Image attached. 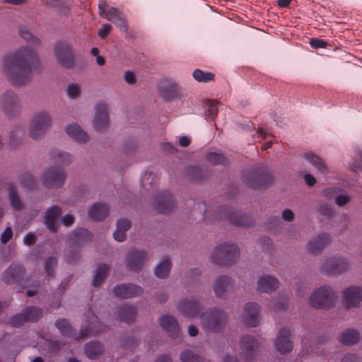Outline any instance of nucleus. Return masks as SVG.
<instances>
[{
  "label": "nucleus",
  "mask_w": 362,
  "mask_h": 362,
  "mask_svg": "<svg viewBox=\"0 0 362 362\" xmlns=\"http://www.w3.org/2000/svg\"><path fill=\"white\" fill-rule=\"evenodd\" d=\"M41 64L36 52L28 47H22L4 58L3 71L13 85L22 87L33 77V71H40Z\"/></svg>",
  "instance_id": "nucleus-1"
},
{
  "label": "nucleus",
  "mask_w": 362,
  "mask_h": 362,
  "mask_svg": "<svg viewBox=\"0 0 362 362\" xmlns=\"http://www.w3.org/2000/svg\"><path fill=\"white\" fill-rule=\"evenodd\" d=\"M239 257V248L235 244H220L217 245L212 255L211 261L218 266H228L235 263Z\"/></svg>",
  "instance_id": "nucleus-2"
},
{
  "label": "nucleus",
  "mask_w": 362,
  "mask_h": 362,
  "mask_svg": "<svg viewBox=\"0 0 362 362\" xmlns=\"http://www.w3.org/2000/svg\"><path fill=\"white\" fill-rule=\"evenodd\" d=\"M243 181L250 187L262 188L272 184L273 177L267 167L261 166L245 170Z\"/></svg>",
  "instance_id": "nucleus-3"
},
{
  "label": "nucleus",
  "mask_w": 362,
  "mask_h": 362,
  "mask_svg": "<svg viewBox=\"0 0 362 362\" xmlns=\"http://www.w3.org/2000/svg\"><path fill=\"white\" fill-rule=\"evenodd\" d=\"M204 327L210 332H220L226 327L228 315L222 310H207L202 315Z\"/></svg>",
  "instance_id": "nucleus-4"
},
{
  "label": "nucleus",
  "mask_w": 362,
  "mask_h": 362,
  "mask_svg": "<svg viewBox=\"0 0 362 362\" xmlns=\"http://www.w3.org/2000/svg\"><path fill=\"white\" fill-rule=\"evenodd\" d=\"M337 298L332 287L324 286L317 288L310 298V305L317 309L331 308Z\"/></svg>",
  "instance_id": "nucleus-5"
},
{
  "label": "nucleus",
  "mask_w": 362,
  "mask_h": 362,
  "mask_svg": "<svg viewBox=\"0 0 362 362\" xmlns=\"http://www.w3.org/2000/svg\"><path fill=\"white\" fill-rule=\"evenodd\" d=\"M0 108L9 117L17 116L22 109L21 99L13 90H7L0 95Z\"/></svg>",
  "instance_id": "nucleus-6"
},
{
  "label": "nucleus",
  "mask_w": 362,
  "mask_h": 362,
  "mask_svg": "<svg viewBox=\"0 0 362 362\" xmlns=\"http://www.w3.org/2000/svg\"><path fill=\"white\" fill-rule=\"evenodd\" d=\"M91 237V233L85 228L75 229L70 233L69 238L71 241V247L72 250L70 251L68 256L67 261L69 263H74L80 259V253L78 250H75V248L81 246L86 241H90Z\"/></svg>",
  "instance_id": "nucleus-7"
},
{
  "label": "nucleus",
  "mask_w": 362,
  "mask_h": 362,
  "mask_svg": "<svg viewBox=\"0 0 362 362\" xmlns=\"http://www.w3.org/2000/svg\"><path fill=\"white\" fill-rule=\"evenodd\" d=\"M52 119L48 112L40 111L37 112L30 125V135L33 139H37L45 134L51 126Z\"/></svg>",
  "instance_id": "nucleus-8"
},
{
  "label": "nucleus",
  "mask_w": 362,
  "mask_h": 362,
  "mask_svg": "<svg viewBox=\"0 0 362 362\" xmlns=\"http://www.w3.org/2000/svg\"><path fill=\"white\" fill-rule=\"evenodd\" d=\"M54 55L59 63L65 69H71L75 65L74 50L66 41L58 42L54 48Z\"/></svg>",
  "instance_id": "nucleus-9"
},
{
  "label": "nucleus",
  "mask_w": 362,
  "mask_h": 362,
  "mask_svg": "<svg viewBox=\"0 0 362 362\" xmlns=\"http://www.w3.org/2000/svg\"><path fill=\"white\" fill-rule=\"evenodd\" d=\"M218 216L220 219L227 221L230 224L238 226L250 227L254 223L251 216L243 215L226 206L218 209Z\"/></svg>",
  "instance_id": "nucleus-10"
},
{
  "label": "nucleus",
  "mask_w": 362,
  "mask_h": 362,
  "mask_svg": "<svg viewBox=\"0 0 362 362\" xmlns=\"http://www.w3.org/2000/svg\"><path fill=\"white\" fill-rule=\"evenodd\" d=\"M66 177V175L62 168L51 167L44 173L42 184L48 188H59L64 185Z\"/></svg>",
  "instance_id": "nucleus-11"
},
{
  "label": "nucleus",
  "mask_w": 362,
  "mask_h": 362,
  "mask_svg": "<svg viewBox=\"0 0 362 362\" xmlns=\"http://www.w3.org/2000/svg\"><path fill=\"white\" fill-rule=\"evenodd\" d=\"M349 267L347 261L341 257H329L325 260L321 271L328 274H338L344 272Z\"/></svg>",
  "instance_id": "nucleus-12"
},
{
  "label": "nucleus",
  "mask_w": 362,
  "mask_h": 362,
  "mask_svg": "<svg viewBox=\"0 0 362 362\" xmlns=\"http://www.w3.org/2000/svg\"><path fill=\"white\" fill-rule=\"evenodd\" d=\"M240 344L244 359L247 362L255 360L257 349L259 346L258 341L253 337L244 335L242 337Z\"/></svg>",
  "instance_id": "nucleus-13"
},
{
  "label": "nucleus",
  "mask_w": 362,
  "mask_h": 362,
  "mask_svg": "<svg viewBox=\"0 0 362 362\" xmlns=\"http://www.w3.org/2000/svg\"><path fill=\"white\" fill-rule=\"evenodd\" d=\"M93 124L96 131H102L109 125L108 106L105 102L96 104Z\"/></svg>",
  "instance_id": "nucleus-14"
},
{
  "label": "nucleus",
  "mask_w": 362,
  "mask_h": 362,
  "mask_svg": "<svg viewBox=\"0 0 362 362\" xmlns=\"http://www.w3.org/2000/svg\"><path fill=\"white\" fill-rule=\"evenodd\" d=\"M115 295L119 298H129L139 296L144 293L141 286L133 284H118L114 287Z\"/></svg>",
  "instance_id": "nucleus-15"
},
{
  "label": "nucleus",
  "mask_w": 362,
  "mask_h": 362,
  "mask_svg": "<svg viewBox=\"0 0 362 362\" xmlns=\"http://www.w3.org/2000/svg\"><path fill=\"white\" fill-rule=\"evenodd\" d=\"M146 259L147 255L145 251L133 249L128 252L126 262L129 269L138 272L143 267Z\"/></svg>",
  "instance_id": "nucleus-16"
},
{
  "label": "nucleus",
  "mask_w": 362,
  "mask_h": 362,
  "mask_svg": "<svg viewBox=\"0 0 362 362\" xmlns=\"http://www.w3.org/2000/svg\"><path fill=\"white\" fill-rule=\"evenodd\" d=\"M155 205L160 213L168 214L175 207L174 198L168 191L160 192L155 198Z\"/></svg>",
  "instance_id": "nucleus-17"
},
{
  "label": "nucleus",
  "mask_w": 362,
  "mask_h": 362,
  "mask_svg": "<svg viewBox=\"0 0 362 362\" xmlns=\"http://www.w3.org/2000/svg\"><path fill=\"white\" fill-rule=\"evenodd\" d=\"M276 349L281 354L289 353L293 348V344L291 340L290 330L286 327L280 329L275 341Z\"/></svg>",
  "instance_id": "nucleus-18"
},
{
  "label": "nucleus",
  "mask_w": 362,
  "mask_h": 362,
  "mask_svg": "<svg viewBox=\"0 0 362 362\" xmlns=\"http://www.w3.org/2000/svg\"><path fill=\"white\" fill-rule=\"evenodd\" d=\"M234 288V283L228 276H220L214 282V291L217 297L226 298Z\"/></svg>",
  "instance_id": "nucleus-19"
},
{
  "label": "nucleus",
  "mask_w": 362,
  "mask_h": 362,
  "mask_svg": "<svg viewBox=\"0 0 362 362\" xmlns=\"http://www.w3.org/2000/svg\"><path fill=\"white\" fill-rule=\"evenodd\" d=\"M362 302V287L351 286L344 291L343 303L346 308L356 307Z\"/></svg>",
  "instance_id": "nucleus-20"
},
{
  "label": "nucleus",
  "mask_w": 362,
  "mask_h": 362,
  "mask_svg": "<svg viewBox=\"0 0 362 362\" xmlns=\"http://www.w3.org/2000/svg\"><path fill=\"white\" fill-rule=\"evenodd\" d=\"M179 310L185 317L192 318L198 315L202 310V306L197 298H192L191 300L185 299L181 301Z\"/></svg>",
  "instance_id": "nucleus-21"
},
{
  "label": "nucleus",
  "mask_w": 362,
  "mask_h": 362,
  "mask_svg": "<svg viewBox=\"0 0 362 362\" xmlns=\"http://www.w3.org/2000/svg\"><path fill=\"white\" fill-rule=\"evenodd\" d=\"M161 327L171 338H177L180 335V329L177 320L170 315H163L160 318Z\"/></svg>",
  "instance_id": "nucleus-22"
},
{
  "label": "nucleus",
  "mask_w": 362,
  "mask_h": 362,
  "mask_svg": "<svg viewBox=\"0 0 362 362\" xmlns=\"http://www.w3.org/2000/svg\"><path fill=\"white\" fill-rule=\"evenodd\" d=\"M260 307L254 303H247L244 308V322L248 327H257L259 325L258 315Z\"/></svg>",
  "instance_id": "nucleus-23"
},
{
  "label": "nucleus",
  "mask_w": 362,
  "mask_h": 362,
  "mask_svg": "<svg viewBox=\"0 0 362 362\" xmlns=\"http://www.w3.org/2000/svg\"><path fill=\"white\" fill-rule=\"evenodd\" d=\"M25 269L21 264H11L4 272V281L7 284L19 282L24 276Z\"/></svg>",
  "instance_id": "nucleus-24"
},
{
  "label": "nucleus",
  "mask_w": 362,
  "mask_h": 362,
  "mask_svg": "<svg viewBox=\"0 0 362 362\" xmlns=\"http://www.w3.org/2000/svg\"><path fill=\"white\" fill-rule=\"evenodd\" d=\"M62 214V209L58 206L49 208L45 216V223L47 228L52 232L57 230V219Z\"/></svg>",
  "instance_id": "nucleus-25"
},
{
  "label": "nucleus",
  "mask_w": 362,
  "mask_h": 362,
  "mask_svg": "<svg viewBox=\"0 0 362 362\" xmlns=\"http://www.w3.org/2000/svg\"><path fill=\"white\" fill-rule=\"evenodd\" d=\"M330 238L328 234L322 233L312 239L308 244V250L312 254L321 252L329 243Z\"/></svg>",
  "instance_id": "nucleus-26"
},
{
  "label": "nucleus",
  "mask_w": 362,
  "mask_h": 362,
  "mask_svg": "<svg viewBox=\"0 0 362 362\" xmlns=\"http://www.w3.org/2000/svg\"><path fill=\"white\" fill-rule=\"evenodd\" d=\"M279 281L270 275L262 276L257 283L258 290L266 293L273 292L279 287Z\"/></svg>",
  "instance_id": "nucleus-27"
},
{
  "label": "nucleus",
  "mask_w": 362,
  "mask_h": 362,
  "mask_svg": "<svg viewBox=\"0 0 362 362\" xmlns=\"http://www.w3.org/2000/svg\"><path fill=\"white\" fill-rule=\"evenodd\" d=\"M66 132L70 137L78 143H86L89 139L87 133L76 124L68 125L66 128Z\"/></svg>",
  "instance_id": "nucleus-28"
},
{
  "label": "nucleus",
  "mask_w": 362,
  "mask_h": 362,
  "mask_svg": "<svg viewBox=\"0 0 362 362\" xmlns=\"http://www.w3.org/2000/svg\"><path fill=\"white\" fill-rule=\"evenodd\" d=\"M110 211L109 205L105 203H95L90 209L89 216L94 220L100 221L108 215Z\"/></svg>",
  "instance_id": "nucleus-29"
},
{
  "label": "nucleus",
  "mask_w": 362,
  "mask_h": 362,
  "mask_svg": "<svg viewBox=\"0 0 362 362\" xmlns=\"http://www.w3.org/2000/svg\"><path fill=\"white\" fill-rule=\"evenodd\" d=\"M52 161L62 166L70 165L72 162V156L68 153L62 152L59 149H53L49 153Z\"/></svg>",
  "instance_id": "nucleus-30"
},
{
  "label": "nucleus",
  "mask_w": 362,
  "mask_h": 362,
  "mask_svg": "<svg viewBox=\"0 0 362 362\" xmlns=\"http://www.w3.org/2000/svg\"><path fill=\"white\" fill-rule=\"evenodd\" d=\"M100 15L108 21L113 22L120 17L123 13L115 7H108L105 2L100 1L98 4Z\"/></svg>",
  "instance_id": "nucleus-31"
},
{
  "label": "nucleus",
  "mask_w": 362,
  "mask_h": 362,
  "mask_svg": "<svg viewBox=\"0 0 362 362\" xmlns=\"http://www.w3.org/2000/svg\"><path fill=\"white\" fill-rule=\"evenodd\" d=\"M100 15L108 21L113 22L120 17L123 13L115 7H108L105 2L100 1L98 4Z\"/></svg>",
  "instance_id": "nucleus-32"
},
{
  "label": "nucleus",
  "mask_w": 362,
  "mask_h": 362,
  "mask_svg": "<svg viewBox=\"0 0 362 362\" xmlns=\"http://www.w3.org/2000/svg\"><path fill=\"white\" fill-rule=\"evenodd\" d=\"M187 175L190 180L200 182L206 179L209 173L206 168L189 166L187 169Z\"/></svg>",
  "instance_id": "nucleus-33"
},
{
  "label": "nucleus",
  "mask_w": 362,
  "mask_h": 362,
  "mask_svg": "<svg viewBox=\"0 0 362 362\" xmlns=\"http://www.w3.org/2000/svg\"><path fill=\"white\" fill-rule=\"evenodd\" d=\"M85 354L90 359L98 358L104 351L103 344L98 341H90L85 346Z\"/></svg>",
  "instance_id": "nucleus-34"
},
{
  "label": "nucleus",
  "mask_w": 362,
  "mask_h": 362,
  "mask_svg": "<svg viewBox=\"0 0 362 362\" xmlns=\"http://www.w3.org/2000/svg\"><path fill=\"white\" fill-rule=\"evenodd\" d=\"M161 96L165 100H172L181 96L178 86L175 83H170L160 88Z\"/></svg>",
  "instance_id": "nucleus-35"
},
{
  "label": "nucleus",
  "mask_w": 362,
  "mask_h": 362,
  "mask_svg": "<svg viewBox=\"0 0 362 362\" xmlns=\"http://www.w3.org/2000/svg\"><path fill=\"white\" fill-rule=\"evenodd\" d=\"M136 313L135 308L127 305L121 306L118 310V315L121 320L128 324H132L134 322Z\"/></svg>",
  "instance_id": "nucleus-36"
},
{
  "label": "nucleus",
  "mask_w": 362,
  "mask_h": 362,
  "mask_svg": "<svg viewBox=\"0 0 362 362\" xmlns=\"http://www.w3.org/2000/svg\"><path fill=\"white\" fill-rule=\"evenodd\" d=\"M55 326L60 333L65 337H73L76 335V330L66 319H58L55 322Z\"/></svg>",
  "instance_id": "nucleus-37"
},
{
  "label": "nucleus",
  "mask_w": 362,
  "mask_h": 362,
  "mask_svg": "<svg viewBox=\"0 0 362 362\" xmlns=\"http://www.w3.org/2000/svg\"><path fill=\"white\" fill-rule=\"evenodd\" d=\"M25 322H36L42 316V310L35 306H28L22 310Z\"/></svg>",
  "instance_id": "nucleus-38"
},
{
  "label": "nucleus",
  "mask_w": 362,
  "mask_h": 362,
  "mask_svg": "<svg viewBox=\"0 0 362 362\" xmlns=\"http://www.w3.org/2000/svg\"><path fill=\"white\" fill-rule=\"evenodd\" d=\"M305 158L312 164L315 168L322 173L327 172V167L323 160L312 152H308L304 154Z\"/></svg>",
  "instance_id": "nucleus-39"
},
{
  "label": "nucleus",
  "mask_w": 362,
  "mask_h": 362,
  "mask_svg": "<svg viewBox=\"0 0 362 362\" xmlns=\"http://www.w3.org/2000/svg\"><path fill=\"white\" fill-rule=\"evenodd\" d=\"M171 262L168 258L163 259L155 269V274L160 279L166 278L171 269Z\"/></svg>",
  "instance_id": "nucleus-40"
},
{
  "label": "nucleus",
  "mask_w": 362,
  "mask_h": 362,
  "mask_svg": "<svg viewBox=\"0 0 362 362\" xmlns=\"http://www.w3.org/2000/svg\"><path fill=\"white\" fill-rule=\"evenodd\" d=\"M359 339V334L355 329H347L340 337V342L344 345H353Z\"/></svg>",
  "instance_id": "nucleus-41"
},
{
  "label": "nucleus",
  "mask_w": 362,
  "mask_h": 362,
  "mask_svg": "<svg viewBox=\"0 0 362 362\" xmlns=\"http://www.w3.org/2000/svg\"><path fill=\"white\" fill-rule=\"evenodd\" d=\"M110 268L106 264L100 265L95 274L93 285L95 287L100 286L105 279Z\"/></svg>",
  "instance_id": "nucleus-42"
},
{
  "label": "nucleus",
  "mask_w": 362,
  "mask_h": 362,
  "mask_svg": "<svg viewBox=\"0 0 362 362\" xmlns=\"http://www.w3.org/2000/svg\"><path fill=\"white\" fill-rule=\"evenodd\" d=\"M8 194L11 206L15 210H21L23 207V204L22 203L17 191L13 185H11L8 188Z\"/></svg>",
  "instance_id": "nucleus-43"
},
{
  "label": "nucleus",
  "mask_w": 362,
  "mask_h": 362,
  "mask_svg": "<svg viewBox=\"0 0 362 362\" xmlns=\"http://www.w3.org/2000/svg\"><path fill=\"white\" fill-rule=\"evenodd\" d=\"M206 116L208 119L214 120L216 117L218 109L216 100H207L204 105Z\"/></svg>",
  "instance_id": "nucleus-44"
},
{
  "label": "nucleus",
  "mask_w": 362,
  "mask_h": 362,
  "mask_svg": "<svg viewBox=\"0 0 362 362\" xmlns=\"http://www.w3.org/2000/svg\"><path fill=\"white\" fill-rule=\"evenodd\" d=\"M180 359L182 362H204L203 357L189 350H184L182 351Z\"/></svg>",
  "instance_id": "nucleus-45"
},
{
  "label": "nucleus",
  "mask_w": 362,
  "mask_h": 362,
  "mask_svg": "<svg viewBox=\"0 0 362 362\" xmlns=\"http://www.w3.org/2000/svg\"><path fill=\"white\" fill-rule=\"evenodd\" d=\"M194 78L198 82L206 83L213 81L214 74L211 72H205L200 69H195L192 74Z\"/></svg>",
  "instance_id": "nucleus-46"
},
{
  "label": "nucleus",
  "mask_w": 362,
  "mask_h": 362,
  "mask_svg": "<svg viewBox=\"0 0 362 362\" xmlns=\"http://www.w3.org/2000/svg\"><path fill=\"white\" fill-rule=\"evenodd\" d=\"M206 159L214 165H225L227 163V159L223 154L215 152L209 153Z\"/></svg>",
  "instance_id": "nucleus-47"
},
{
  "label": "nucleus",
  "mask_w": 362,
  "mask_h": 362,
  "mask_svg": "<svg viewBox=\"0 0 362 362\" xmlns=\"http://www.w3.org/2000/svg\"><path fill=\"white\" fill-rule=\"evenodd\" d=\"M20 35L27 42L33 45H38L40 44V40L34 36L26 28H21L20 29Z\"/></svg>",
  "instance_id": "nucleus-48"
},
{
  "label": "nucleus",
  "mask_w": 362,
  "mask_h": 362,
  "mask_svg": "<svg viewBox=\"0 0 362 362\" xmlns=\"http://www.w3.org/2000/svg\"><path fill=\"white\" fill-rule=\"evenodd\" d=\"M21 182L22 186L27 189H34L37 185L36 179L29 173L21 175Z\"/></svg>",
  "instance_id": "nucleus-49"
},
{
  "label": "nucleus",
  "mask_w": 362,
  "mask_h": 362,
  "mask_svg": "<svg viewBox=\"0 0 362 362\" xmlns=\"http://www.w3.org/2000/svg\"><path fill=\"white\" fill-rule=\"evenodd\" d=\"M288 300L286 298H283L278 300H274L270 302L269 307L275 312L285 310L287 308Z\"/></svg>",
  "instance_id": "nucleus-50"
},
{
  "label": "nucleus",
  "mask_w": 362,
  "mask_h": 362,
  "mask_svg": "<svg viewBox=\"0 0 362 362\" xmlns=\"http://www.w3.org/2000/svg\"><path fill=\"white\" fill-rule=\"evenodd\" d=\"M57 261L55 257H49L45 262V268L49 276H54V269L57 267Z\"/></svg>",
  "instance_id": "nucleus-51"
},
{
  "label": "nucleus",
  "mask_w": 362,
  "mask_h": 362,
  "mask_svg": "<svg viewBox=\"0 0 362 362\" xmlns=\"http://www.w3.org/2000/svg\"><path fill=\"white\" fill-rule=\"evenodd\" d=\"M81 93L80 86L78 84H69L66 88V93L69 98H76L79 96Z\"/></svg>",
  "instance_id": "nucleus-52"
},
{
  "label": "nucleus",
  "mask_w": 362,
  "mask_h": 362,
  "mask_svg": "<svg viewBox=\"0 0 362 362\" xmlns=\"http://www.w3.org/2000/svg\"><path fill=\"white\" fill-rule=\"evenodd\" d=\"M258 243L262 251L270 252V249L272 246V241L270 238L267 237H261L258 239Z\"/></svg>",
  "instance_id": "nucleus-53"
},
{
  "label": "nucleus",
  "mask_w": 362,
  "mask_h": 362,
  "mask_svg": "<svg viewBox=\"0 0 362 362\" xmlns=\"http://www.w3.org/2000/svg\"><path fill=\"white\" fill-rule=\"evenodd\" d=\"M24 322H25V320L22 313L11 317L9 320L10 325L14 327H19Z\"/></svg>",
  "instance_id": "nucleus-54"
},
{
  "label": "nucleus",
  "mask_w": 362,
  "mask_h": 362,
  "mask_svg": "<svg viewBox=\"0 0 362 362\" xmlns=\"http://www.w3.org/2000/svg\"><path fill=\"white\" fill-rule=\"evenodd\" d=\"M116 26L119 27L122 32H127L128 26L126 21V18L124 14L112 22Z\"/></svg>",
  "instance_id": "nucleus-55"
},
{
  "label": "nucleus",
  "mask_w": 362,
  "mask_h": 362,
  "mask_svg": "<svg viewBox=\"0 0 362 362\" xmlns=\"http://www.w3.org/2000/svg\"><path fill=\"white\" fill-rule=\"evenodd\" d=\"M116 26L119 27L122 32H127L128 26L126 21V18L124 14L112 22Z\"/></svg>",
  "instance_id": "nucleus-56"
},
{
  "label": "nucleus",
  "mask_w": 362,
  "mask_h": 362,
  "mask_svg": "<svg viewBox=\"0 0 362 362\" xmlns=\"http://www.w3.org/2000/svg\"><path fill=\"white\" fill-rule=\"evenodd\" d=\"M318 212L324 216L325 217L329 218H332L334 214L333 209L326 204H322L319 209Z\"/></svg>",
  "instance_id": "nucleus-57"
},
{
  "label": "nucleus",
  "mask_w": 362,
  "mask_h": 362,
  "mask_svg": "<svg viewBox=\"0 0 362 362\" xmlns=\"http://www.w3.org/2000/svg\"><path fill=\"white\" fill-rule=\"evenodd\" d=\"M310 45L314 49L326 48L327 46L326 41L318 38H311Z\"/></svg>",
  "instance_id": "nucleus-58"
},
{
  "label": "nucleus",
  "mask_w": 362,
  "mask_h": 362,
  "mask_svg": "<svg viewBox=\"0 0 362 362\" xmlns=\"http://www.w3.org/2000/svg\"><path fill=\"white\" fill-rule=\"evenodd\" d=\"M131 225V221L127 218H120L117 221V227L125 232L130 228Z\"/></svg>",
  "instance_id": "nucleus-59"
},
{
  "label": "nucleus",
  "mask_w": 362,
  "mask_h": 362,
  "mask_svg": "<svg viewBox=\"0 0 362 362\" xmlns=\"http://www.w3.org/2000/svg\"><path fill=\"white\" fill-rule=\"evenodd\" d=\"M13 236V231L11 228L6 227V228L4 230V231L2 233L1 235V242L3 244L6 243L8 242Z\"/></svg>",
  "instance_id": "nucleus-60"
},
{
  "label": "nucleus",
  "mask_w": 362,
  "mask_h": 362,
  "mask_svg": "<svg viewBox=\"0 0 362 362\" xmlns=\"http://www.w3.org/2000/svg\"><path fill=\"white\" fill-rule=\"evenodd\" d=\"M112 27L109 23H105L103 25V27L98 30V35L100 38L105 39L111 31Z\"/></svg>",
  "instance_id": "nucleus-61"
},
{
  "label": "nucleus",
  "mask_w": 362,
  "mask_h": 362,
  "mask_svg": "<svg viewBox=\"0 0 362 362\" xmlns=\"http://www.w3.org/2000/svg\"><path fill=\"white\" fill-rule=\"evenodd\" d=\"M37 241V237L33 233H28L23 238V243L26 245H33Z\"/></svg>",
  "instance_id": "nucleus-62"
},
{
  "label": "nucleus",
  "mask_w": 362,
  "mask_h": 362,
  "mask_svg": "<svg viewBox=\"0 0 362 362\" xmlns=\"http://www.w3.org/2000/svg\"><path fill=\"white\" fill-rule=\"evenodd\" d=\"M114 238L118 242H122L126 239V232L117 227L113 233Z\"/></svg>",
  "instance_id": "nucleus-63"
},
{
  "label": "nucleus",
  "mask_w": 362,
  "mask_h": 362,
  "mask_svg": "<svg viewBox=\"0 0 362 362\" xmlns=\"http://www.w3.org/2000/svg\"><path fill=\"white\" fill-rule=\"evenodd\" d=\"M341 362H361V359L354 354H347L342 358Z\"/></svg>",
  "instance_id": "nucleus-64"
}]
</instances>
